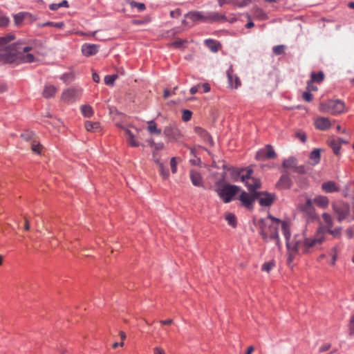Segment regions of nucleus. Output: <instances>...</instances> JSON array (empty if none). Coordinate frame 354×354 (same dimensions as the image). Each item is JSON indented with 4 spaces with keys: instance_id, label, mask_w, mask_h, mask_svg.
I'll list each match as a JSON object with an SVG mask.
<instances>
[{
    "instance_id": "obj_1",
    "label": "nucleus",
    "mask_w": 354,
    "mask_h": 354,
    "mask_svg": "<svg viewBox=\"0 0 354 354\" xmlns=\"http://www.w3.org/2000/svg\"><path fill=\"white\" fill-rule=\"evenodd\" d=\"M283 227V235L286 239V244L288 250V263H290L294 261L297 254L301 252L306 254L312 253L315 250L317 249L325 241V236L319 232L310 237H304L301 235L295 236L292 240H290V231L286 224Z\"/></svg>"
},
{
    "instance_id": "obj_2",
    "label": "nucleus",
    "mask_w": 354,
    "mask_h": 354,
    "mask_svg": "<svg viewBox=\"0 0 354 354\" xmlns=\"http://www.w3.org/2000/svg\"><path fill=\"white\" fill-rule=\"evenodd\" d=\"M284 224H286L287 227L290 230V226L287 222L281 221L280 219L269 214L267 217L259 221V233L264 241H273L279 248H281L278 230L279 227H281L283 232V225Z\"/></svg>"
},
{
    "instance_id": "obj_3",
    "label": "nucleus",
    "mask_w": 354,
    "mask_h": 354,
    "mask_svg": "<svg viewBox=\"0 0 354 354\" xmlns=\"http://www.w3.org/2000/svg\"><path fill=\"white\" fill-rule=\"evenodd\" d=\"M31 50L30 47L26 46L22 51L16 50H0V62L18 65L21 63H31L34 62L35 57L32 54L27 53Z\"/></svg>"
},
{
    "instance_id": "obj_4",
    "label": "nucleus",
    "mask_w": 354,
    "mask_h": 354,
    "mask_svg": "<svg viewBox=\"0 0 354 354\" xmlns=\"http://www.w3.org/2000/svg\"><path fill=\"white\" fill-rule=\"evenodd\" d=\"M252 169H236L233 171V179L245 183L250 192H257L256 190L261 187V181L259 179L252 178Z\"/></svg>"
},
{
    "instance_id": "obj_5",
    "label": "nucleus",
    "mask_w": 354,
    "mask_h": 354,
    "mask_svg": "<svg viewBox=\"0 0 354 354\" xmlns=\"http://www.w3.org/2000/svg\"><path fill=\"white\" fill-rule=\"evenodd\" d=\"M344 103L339 100H329L326 102H322L319 107L321 112L332 115L341 113L344 112Z\"/></svg>"
},
{
    "instance_id": "obj_6",
    "label": "nucleus",
    "mask_w": 354,
    "mask_h": 354,
    "mask_svg": "<svg viewBox=\"0 0 354 354\" xmlns=\"http://www.w3.org/2000/svg\"><path fill=\"white\" fill-rule=\"evenodd\" d=\"M239 187L236 185H225L218 189V194L224 203H230L232 198L239 192Z\"/></svg>"
},
{
    "instance_id": "obj_7",
    "label": "nucleus",
    "mask_w": 354,
    "mask_h": 354,
    "mask_svg": "<svg viewBox=\"0 0 354 354\" xmlns=\"http://www.w3.org/2000/svg\"><path fill=\"white\" fill-rule=\"evenodd\" d=\"M82 95V90L75 88H69L64 91L62 94V100L72 103L79 99Z\"/></svg>"
},
{
    "instance_id": "obj_8",
    "label": "nucleus",
    "mask_w": 354,
    "mask_h": 354,
    "mask_svg": "<svg viewBox=\"0 0 354 354\" xmlns=\"http://www.w3.org/2000/svg\"><path fill=\"white\" fill-rule=\"evenodd\" d=\"M334 212L337 215V220L342 222L349 214L350 207L346 203H334L332 205Z\"/></svg>"
},
{
    "instance_id": "obj_9",
    "label": "nucleus",
    "mask_w": 354,
    "mask_h": 354,
    "mask_svg": "<svg viewBox=\"0 0 354 354\" xmlns=\"http://www.w3.org/2000/svg\"><path fill=\"white\" fill-rule=\"evenodd\" d=\"M276 156L277 155L273 147L270 145H266L263 149L259 150L256 155V158L259 160L274 159Z\"/></svg>"
},
{
    "instance_id": "obj_10",
    "label": "nucleus",
    "mask_w": 354,
    "mask_h": 354,
    "mask_svg": "<svg viewBox=\"0 0 354 354\" xmlns=\"http://www.w3.org/2000/svg\"><path fill=\"white\" fill-rule=\"evenodd\" d=\"M255 196L256 199L259 201V204L261 206L266 207L270 206L275 199L274 194L264 192H255Z\"/></svg>"
},
{
    "instance_id": "obj_11",
    "label": "nucleus",
    "mask_w": 354,
    "mask_h": 354,
    "mask_svg": "<svg viewBox=\"0 0 354 354\" xmlns=\"http://www.w3.org/2000/svg\"><path fill=\"white\" fill-rule=\"evenodd\" d=\"M322 218L323 220V223L317 230V232L321 231L320 232L322 234V235L325 236L326 232H327L329 229L333 227V219L332 216L328 213H323L322 215Z\"/></svg>"
},
{
    "instance_id": "obj_12",
    "label": "nucleus",
    "mask_w": 354,
    "mask_h": 354,
    "mask_svg": "<svg viewBox=\"0 0 354 354\" xmlns=\"http://www.w3.org/2000/svg\"><path fill=\"white\" fill-rule=\"evenodd\" d=\"M164 134L170 141H178L182 137L180 130L171 126H168L165 128Z\"/></svg>"
},
{
    "instance_id": "obj_13",
    "label": "nucleus",
    "mask_w": 354,
    "mask_h": 354,
    "mask_svg": "<svg viewBox=\"0 0 354 354\" xmlns=\"http://www.w3.org/2000/svg\"><path fill=\"white\" fill-rule=\"evenodd\" d=\"M252 194H249L245 192H243L239 196V200L242 205L248 209H252L253 207V203L256 200L255 192H251Z\"/></svg>"
},
{
    "instance_id": "obj_14",
    "label": "nucleus",
    "mask_w": 354,
    "mask_h": 354,
    "mask_svg": "<svg viewBox=\"0 0 354 354\" xmlns=\"http://www.w3.org/2000/svg\"><path fill=\"white\" fill-rule=\"evenodd\" d=\"M313 204V201L310 198H307L304 203L299 205V209L308 216L313 218L315 214V209Z\"/></svg>"
},
{
    "instance_id": "obj_15",
    "label": "nucleus",
    "mask_w": 354,
    "mask_h": 354,
    "mask_svg": "<svg viewBox=\"0 0 354 354\" xmlns=\"http://www.w3.org/2000/svg\"><path fill=\"white\" fill-rule=\"evenodd\" d=\"M292 182L288 174H284L281 176L276 186L279 189H288L292 186Z\"/></svg>"
},
{
    "instance_id": "obj_16",
    "label": "nucleus",
    "mask_w": 354,
    "mask_h": 354,
    "mask_svg": "<svg viewBox=\"0 0 354 354\" xmlns=\"http://www.w3.org/2000/svg\"><path fill=\"white\" fill-rule=\"evenodd\" d=\"M315 125L317 129L325 131L330 128L331 123L328 118L325 117H319L315 120Z\"/></svg>"
},
{
    "instance_id": "obj_17",
    "label": "nucleus",
    "mask_w": 354,
    "mask_h": 354,
    "mask_svg": "<svg viewBox=\"0 0 354 354\" xmlns=\"http://www.w3.org/2000/svg\"><path fill=\"white\" fill-rule=\"evenodd\" d=\"M98 50L99 46L96 44H85L82 46V52L86 57L96 54Z\"/></svg>"
},
{
    "instance_id": "obj_18",
    "label": "nucleus",
    "mask_w": 354,
    "mask_h": 354,
    "mask_svg": "<svg viewBox=\"0 0 354 354\" xmlns=\"http://www.w3.org/2000/svg\"><path fill=\"white\" fill-rule=\"evenodd\" d=\"M205 22H214L225 20V16L217 12L205 13Z\"/></svg>"
},
{
    "instance_id": "obj_19",
    "label": "nucleus",
    "mask_w": 354,
    "mask_h": 354,
    "mask_svg": "<svg viewBox=\"0 0 354 354\" xmlns=\"http://www.w3.org/2000/svg\"><path fill=\"white\" fill-rule=\"evenodd\" d=\"M185 17L189 19L192 22L198 21L205 22V13L203 12H189L185 15Z\"/></svg>"
},
{
    "instance_id": "obj_20",
    "label": "nucleus",
    "mask_w": 354,
    "mask_h": 354,
    "mask_svg": "<svg viewBox=\"0 0 354 354\" xmlns=\"http://www.w3.org/2000/svg\"><path fill=\"white\" fill-rule=\"evenodd\" d=\"M227 75L229 83L232 87L236 88L241 85V81L239 78L237 76L233 75V71L231 67L227 71Z\"/></svg>"
},
{
    "instance_id": "obj_21",
    "label": "nucleus",
    "mask_w": 354,
    "mask_h": 354,
    "mask_svg": "<svg viewBox=\"0 0 354 354\" xmlns=\"http://www.w3.org/2000/svg\"><path fill=\"white\" fill-rule=\"evenodd\" d=\"M189 176H190L191 181L194 186H197V187L203 186L202 177L198 171H196L195 170H191Z\"/></svg>"
},
{
    "instance_id": "obj_22",
    "label": "nucleus",
    "mask_w": 354,
    "mask_h": 354,
    "mask_svg": "<svg viewBox=\"0 0 354 354\" xmlns=\"http://www.w3.org/2000/svg\"><path fill=\"white\" fill-rule=\"evenodd\" d=\"M313 203L316 204L319 207L326 208L328 206L329 201L326 196H317L313 201Z\"/></svg>"
},
{
    "instance_id": "obj_23",
    "label": "nucleus",
    "mask_w": 354,
    "mask_h": 354,
    "mask_svg": "<svg viewBox=\"0 0 354 354\" xmlns=\"http://www.w3.org/2000/svg\"><path fill=\"white\" fill-rule=\"evenodd\" d=\"M194 132L201 136L205 142H212V140L207 131L200 127H196L194 128Z\"/></svg>"
},
{
    "instance_id": "obj_24",
    "label": "nucleus",
    "mask_w": 354,
    "mask_h": 354,
    "mask_svg": "<svg viewBox=\"0 0 354 354\" xmlns=\"http://www.w3.org/2000/svg\"><path fill=\"white\" fill-rule=\"evenodd\" d=\"M322 189L326 193H332L338 191V188L333 181H328L322 185Z\"/></svg>"
},
{
    "instance_id": "obj_25",
    "label": "nucleus",
    "mask_w": 354,
    "mask_h": 354,
    "mask_svg": "<svg viewBox=\"0 0 354 354\" xmlns=\"http://www.w3.org/2000/svg\"><path fill=\"white\" fill-rule=\"evenodd\" d=\"M124 131L127 136V140L131 147H137L140 145L139 142L135 139L134 134L128 129L124 128Z\"/></svg>"
},
{
    "instance_id": "obj_26",
    "label": "nucleus",
    "mask_w": 354,
    "mask_h": 354,
    "mask_svg": "<svg viewBox=\"0 0 354 354\" xmlns=\"http://www.w3.org/2000/svg\"><path fill=\"white\" fill-rule=\"evenodd\" d=\"M57 91L56 87L53 85L48 84L45 86L42 95L45 98H50L55 95Z\"/></svg>"
},
{
    "instance_id": "obj_27",
    "label": "nucleus",
    "mask_w": 354,
    "mask_h": 354,
    "mask_svg": "<svg viewBox=\"0 0 354 354\" xmlns=\"http://www.w3.org/2000/svg\"><path fill=\"white\" fill-rule=\"evenodd\" d=\"M321 158V151L319 149H315L310 153V160L313 165L318 164Z\"/></svg>"
},
{
    "instance_id": "obj_28",
    "label": "nucleus",
    "mask_w": 354,
    "mask_h": 354,
    "mask_svg": "<svg viewBox=\"0 0 354 354\" xmlns=\"http://www.w3.org/2000/svg\"><path fill=\"white\" fill-rule=\"evenodd\" d=\"M328 145L332 148L333 153L336 156H339L340 154V149L342 145L340 144L339 141L335 138H332L328 140Z\"/></svg>"
},
{
    "instance_id": "obj_29",
    "label": "nucleus",
    "mask_w": 354,
    "mask_h": 354,
    "mask_svg": "<svg viewBox=\"0 0 354 354\" xmlns=\"http://www.w3.org/2000/svg\"><path fill=\"white\" fill-rule=\"evenodd\" d=\"M205 44L212 52H217L219 49V44L213 39H206Z\"/></svg>"
},
{
    "instance_id": "obj_30",
    "label": "nucleus",
    "mask_w": 354,
    "mask_h": 354,
    "mask_svg": "<svg viewBox=\"0 0 354 354\" xmlns=\"http://www.w3.org/2000/svg\"><path fill=\"white\" fill-rule=\"evenodd\" d=\"M147 130L151 134L159 135L161 133V130L157 128L156 124L153 120L148 122Z\"/></svg>"
},
{
    "instance_id": "obj_31",
    "label": "nucleus",
    "mask_w": 354,
    "mask_h": 354,
    "mask_svg": "<svg viewBox=\"0 0 354 354\" xmlns=\"http://www.w3.org/2000/svg\"><path fill=\"white\" fill-rule=\"evenodd\" d=\"M85 129L88 131H96L100 127V123L86 121L84 124Z\"/></svg>"
},
{
    "instance_id": "obj_32",
    "label": "nucleus",
    "mask_w": 354,
    "mask_h": 354,
    "mask_svg": "<svg viewBox=\"0 0 354 354\" xmlns=\"http://www.w3.org/2000/svg\"><path fill=\"white\" fill-rule=\"evenodd\" d=\"M324 79V74L323 72L320 71L317 73H311V80L310 82L320 83L322 82Z\"/></svg>"
},
{
    "instance_id": "obj_33",
    "label": "nucleus",
    "mask_w": 354,
    "mask_h": 354,
    "mask_svg": "<svg viewBox=\"0 0 354 354\" xmlns=\"http://www.w3.org/2000/svg\"><path fill=\"white\" fill-rule=\"evenodd\" d=\"M81 112L85 117L90 118L93 114V108L89 105H83L81 106Z\"/></svg>"
},
{
    "instance_id": "obj_34",
    "label": "nucleus",
    "mask_w": 354,
    "mask_h": 354,
    "mask_svg": "<svg viewBox=\"0 0 354 354\" xmlns=\"http://www.w3.org/2000/svg\"><path fill=\"white\" fill-rule=\"evenodd\" d=\"M225 220L227 221V223L233 227L236 226V218L234 214L232 213H227L225 214Z\"/></svg>"
},
{
    "instance_id": "obj_35",
    "label": "nucleus",
    "mask_w": 354,
    "mask_h": 354,
    "mask_svg": "<svg viewBox=\"0 0 354 354\" xmlns=\"http://www.w3.org/2000/svg\"><path fill=\"white\" fill-rule=\"evenodd\" d=\"M15 39V36L12 34H8L3 37H0V46H3L13 41Z\"/></svg>"
},
{
    "instance_id": "obj_36",
    "label": "nucleus",
    "mask_w": 354,
    "mask_h": 354,
    "mask_svg": "<svg viewBox=\"0 0 354 354\" xmlns=\"http://www.w3.org/2000/svg\"><path fill=\"white\" fill-rule=\"evenodd\" d=\"M283 167L284 168H295L296 167V159L294 158H289L283 162Z\"/></svg>"
},
{
    "instance_id": "obj_37",
    "label": "nucleus",
    "mask_w": 354,
    "mask_h": 354,
    "mask_svg": "<svg viewBox=\"0 0 354 354\" xmlns=\"http://www.w3.org/2000/svg\"><path fill=\"white\" fill-rule=\"evenodd\" d=\"M156 162L158 164V167H159V172L160 174V175L164 178H168L169 176V171L167 169H166L162 163L160 162V161L157 159L156 160Z\"/></svg>"
},
{
    "instance_id": "obj_38",
    "label": "nucleus",
    "mask_w": 354,
    "mask_h": 354,
    "mask_svg": "<svg viewBox=\"0 0 354 354\" xmlns=\"http://www.w3.org/2000/svg\"><path fill=\"white\" fill-rule=\"evenodd\" d=\"M42 149H43L42 145H41L36 140H33L31 142V149L34 153H37V154H41Z\"/></svg>"
},
{
    "instance_id": "obj_39",
    "label": "nucleus",
    "mask_w": 354,
    "mask_h": 354,
    "mask_svg": "<svg viewBox=\"0 0 354 354\" xmlns=\"http://www.w3.org/2000/svg\"><path fill=\"white\" fill-rule=\"evenodd\" d=\"M327 233L330 234L335 238H339L341 236L342 234V227H335V229L330 228L327 232Z\"/></svg>"
},
{
    "instance_id": "obj_40",
    "label": "nucleus",
    "mask_w": 354,
    "mask_h": 354,
    "mask_svg": "<svg viewBox=\"0 0 354 354\" xmlns=\"http://www.w3.org/2000/svg\"><path fill=\"white\" fill-rule=\"evenodd\" d=\"M275 266V262L270 261L266 262L262 266V270L269 272Z\"/></svg>"
},
{
    "instance_id": "obj_41",
    "label": "nucleus",
    "mask_w": 354,
    "mask_h": 354,
    "mask_svg": "<svg viewBox=\"0 0 354 354\" xmlns=\"http://www.w3.org/2000/svg\"><path fill=\"white\" fill-rule=\"evenodd\" d=\"M117 77V75H106L104 77V83L106 85H113Z\"/></svg>"
},
{
    "instance_id": "obj_42",
    "label": "nucleus",
    "mask_w": 354,
    "mask_h": 354,
    "mask_svg": "<svg viewBox=\"0 0 354 354\" xmlns=\"http://www.w3.org/2000/svg\"><path fill=\"white\" fill-rule=\"evenodd\" d=\"M273 53L277 55H282L284 53L285 51V46L283 45H278L276 46H274L272 48Z\"/></svg>"
},
{
    "instance_id": "obj_43",
    "label": "nucleus",
    "mask_w": 354,
    "mask_h": 354,
    "mask_svg": "<svg viewBox=\"0 0 354 354\" xmlns=\"http://www.w3.org/2000/svg\"><path fill=\"white\" fill-rule=\"evenodd\" d=\"M25 18V13L20 12L14 15L15 23L17 25L20 24Z\"/></svg>"
},
{
    "instance_id": "obj_44",
    "label": "nucleus",
    "mask_w": 354,
    "mask_h": 354,
    "mask_svg": "<svg viewBox=\"0 0 354 354\" xmlns=\"http://www.w3.org/2000/svg\"><path fill=\"white\" fill-rule=\"evenodd\" d=\"M192 113L189 110H183L182 114V119L185 122H188L191 120Z\"/></svg>"
},
{
    "instance_id": "obj_45",
    "label": "nucleus",
    "mask_w": 354,
    "mask_h": 354,
    "mask_svg": "<svg viewBox=\"0 0 354 354\" xmlns=\"http://www.w3.org/2000/svg\"><path fill=\"white\" fill-rule=\"evenodd\" d=\"M130 5L132 8H137L140 11H143L146 8L145 5L142 3L131 1L130 2Z\"/></svg>"
},
{
    "instance_id": "obj_46",
    "label": "nucleus",
    "mask_w": 354,
    "mask_h": 354,
    "mask_svg": "<svg viewBox=\"0 0 354 354\" xmlns=\"http://www.w3.org/2000/svg\"><path fill=\"white\" fill-rule=\"evenodd\" d=\"M186 43H187L186 40L178 39H176V41H174V42H172L171 45L175 48H181V47H184V44Z\"/></svg>"
},
{
    "instance_id": "obj_47",
    "label": "nucleus",
    "mask_w": 354,
    "mask_h": 354,
    "mask_svg": "<svg viewBox=\"0 0 354 354\" xmlns=\"http://www.w3.org/2000/svg\"><path fill=\"white\" fill-rule=\"evenodd\" d=\"M149 143L150 146L154 148V149L156 151L162 150L164 148L163 143H155L153 140H150Z\"/></svg>"
},
{
    "instance_id": "obj_48",
    "label": "nucleus",
    "mask_w": 354,
    "mask_h": 354,
    "mask_svg": "<svg viewBox=\"0 0 354 354\" xmlns=\"http://www.w3.org/2000/svg\"><path fill=\"white\" fill-rule=\"evenodd\" d=\"M73 75L71 73H65L61 76V79L65 82H69L73 80Z\"/></svg>"
},
{
    "instance_id": "obj_49",
    "label": "nucleus",
    "mask_w": 354,
    "mask_h": 354,
    "mask_svg": "<svg viewBox=\"0 0 354 354\" xmlns=\"http://www.w3.org/2000/svg\"><path fill=\"white\" fill-rule=\"evenodd\" d=\"M170 166H171V170L172 173L175 174L177 171V162H176V157H173L171 159Z\"/></svg>"
},
{
    "instance_id": "obj_50",
    "label": "nucleus",
    "mask_w": 354,
    "mask_h": 354,
    "mask_svg": "<svg viewBox=\"0 0 354 354\" xmlns=\"http://www.w3.org/2000/svg\"><path fill=\"white\" fill-rule=\"evenodd\" d=\"M349 334L354 335V314L351 316L348 325Z\"/></svg>"
},
{
    "instance_id": "obj_51",
    "label": "nucleus",
    "mask_w": 354,
    "mask_h": 354,
    "mask_svg": "<svg viewBox=\"0 0 354 354\" xmlns=\"http://www.w3.org/2000/svg\"><path fill=\"white\" fill-rule=\"evenodd\" d=\"M219 6L222 7L225 4L234 3L236 5V0H216Z\"/></svg>"
},
{
    "instance_id": "obj_52",
    "label": "nucleus",
    "mask_w": 354,
    "mask_h": 354,
    "mask_svg": "<svg viewBox=\"0 0 354 354\" xmlns=\"http://www.w3.org/2000/svg\"><path fill=\"white\" fill-rule=\"evenodd\" d=\"M303 99L306 102H310L313 99V95L310 91H306L302 95Z\"/></svg>"
},
{
    "instance_id": "obj_53",
    "label": "nucleus",
    "mask_w": 354,
    "mask_h": 354,
    "mask_svg": "<svg viewBox=\"0 0 354 354\" xmlns=\"http://www.w3.org/2000/svg\"><path fill=\"white\" fill-rule=\"evenodd\" d=\"M55 26V27L61 28L64 26V24L62 22L61 23H54V22L48 21V22H46L43 24V26Z\"/></svg>"
},
{
    "instance_id": "obj_54",
    "label": "nucleus",
    "mask_w": 354,
    "mask_h": 354,
    "mask_svg": "<svg viewBox=\"0 0 354 354\" xmlns=\"http://www.w3.org/2000/svg\"><path fill=\"white\" fill-rule=\"evenodd\" d=\"M296 137L299 139L302 142H305L306 141V136L304 133L301 131H298L296 133Z\"/></svg>"
},
{
    "instance_id": "obj_55",
    "label": "nucleus",
    "mask_w": 354,
    "mask_h": 354,
    "mask_svg": "<svg viewBox=\"0 0 354 354\" xmlns=\"http://www.w3.org/2000/svg\"><path fill=\"white\" fill-rule=\"evenodd\" d=\"M180 15H181V11L178 8L170 12V16L172 18H178L179 16H180Z\"/></svg>"
},
{
    "instance_id": "obj_56",
    "label": "nucleus",
    "mask_w": 354,
    "mask_h": 354,
    "mask_svg": "<svg viewBox=\"0 0 354 354\" xmlns=\"http://www.w3.org/2000/svg\"><path fill=\"white\" fill-rule=\"evenodd\" d=\"M153 354H166L164 349L161 347H155L153 349Z\"/></svg>"
},
{
    "instance_id": "obj_57",
    "label": "nucleus",
    "mask_w": 354,
    "mask_h": 354,
    "mask_svg": "<svg viewBox=\"0 0 354 354\" xmlns=\"http://www.w3.org/2000/svg\"><path fill=\"white\" fill-rule=\"evenodd\" d=\"M307 89L308 91H316L317 90V87L313 85V82L309 81L308 82Z\"/></svg>"
},
{
    "instance_id": "obj_58",
    "label": "nucleus",
    "mask_w": 354,
    "mask_h": 354,
    "mask_svg": "<svg viewBox=\"0 0 354 354\" xmlns=\"http://www.w3.org/2000/svg\"><path fill=\"white\" fill-rule=\"evenodd\" d=\"M200 88H201V84H198L196 86H192L189 90L190 93L192 95L196 93Z\"/></svg>"
},
{
    "instance_id": "obj_59",
    "label": "nucleus",
    "mask_w": 354,
    "mask_h": 354,
    "mask_svg": "<svg viewBox=\"0 0 354 354\" xmlns=\"http://www.w3.org/2000/svg\"><path fill=\"white\" fill-rule=\"evenodd\" d=\"M201 88H203L204 93H208L210 91V86L207 83L201 84Z\"/></svg>"
},
{
    "instance_id": "obj_60",
    "label": "nucleus",
    "mask_w": 354,
    "mask_h": 354,
    "mask_svg": "<svg viewBox=\"0 0 354 354\" xmlns=\"http://www.w3.org/2000/svg\"><path fill=\"white\" fill-rule=\"evenodd\" d=\"M59 8H62L61 7V4L60 3H52L49 6V8L51 10H58Z\"/></svg>"
},
{
    "instance_id": "obj_61",
    "label": "nucleus",
    "mask_w": 354,
    "mask_h": 354,
    "mask_svg": "<svg viewBox=\"0 0 354 354\" xmlns=\"http://www.w3.org/2000/svg\"><path fill=\"white\" fill-rule=\"evenodd\" d=\"M8 23V19L6 17H0V26H6Z\"/></svg>"
},
{
    "instance_id": "obj_62",
    "label": "nucleus",
    "mask_w": 354,
    "mask_h": 354,
    "mask_svg": "<svg viewBox=\"0 0 354 354\" xmlns=\"http://www.w3.org/2000/svg\"><path fill=\"white\" fill-rule=\"evenodd\" d=\"M8 89V86L4 83H0V93L6 91Z\"/></svg>"
},
{
    "instance_id": "obj_63",
    "label": "nucleus",
    "mask_w": 354,
    "mask_h": 354,
    "mask_svg": "<svg viewBox=\"0 0 354 354\" xmlns=\"http://www.w3.org/2000/svg\"><path fill=\"white\" fill-rule=\"evenodd\" d=\"M248 3V0H243L241 1V2H238L236 1V5L239 6V7H243V6H247Z\"/></svg>"
},
{
    "instance_id": "obj_64",
    "label": "nucleus",
    "mask_w": 354,
    "mask_h": 354,
    "mask_svg": "<svg viewBox=\"0 0 354 354\" xmlns=\"http://www.w3.org/2000/svg\"><path fill=\"white\" fill-rule=\"evenodd\" d=\"M92 78H93V80L97 83H98L100 80V76L96 73H93Z\"/></svg>"
}]
</instances>
